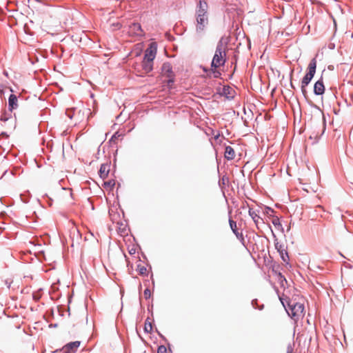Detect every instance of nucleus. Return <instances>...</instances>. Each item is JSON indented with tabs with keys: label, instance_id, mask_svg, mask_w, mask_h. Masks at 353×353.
<instances>
[{
	"label": "nucleus",
	"instance_id": "nucleus-12",
	"mask_svg": "<svg viewBox=\"0 0 353 353\" xmlns=\"http://www.w3.org/2000/svg\"><path fill=\"white\" fill-rule=\"evenodd\" d=\"M79 345V341L70 343L63 347V352L65 353H74Z\"/></svg>",
	"mask_w": 353,
	"mask_h": 353
},
{
	"label": "nucleus",
	"instance_id": "nucleus-8",
	"mask_svg": "<svg viewBox=\"0 0 353 353\" xmlns=\"http://www.w3.org/2000/svg\"><path fill=\"white\" fill-rule=\"evenodd\" d=\"M157 50L152 47L148 48L144 54L143 60L148 61L149 63L153 64V60L155 58Z\"/></svg>",
	"mask_w": 353,
	"mask_h": 353
},
{
	"label": "nucleus",
	"instance_id": "nucleus-15",
	"mask_svg": "<svg viewBox=\"0 0 353 353\" xmlns=\"http://www.w3.org/2000/svg\"><path fill=\"white\" fill-rule=\"evenodd\" d=\"M130 32L132 33V34H134L137 36H141L142 35V30H141V25L139 23H132L130 26Z\"/></svg>",
	"mask_w": 353,
	"mask_h": 353
},
{
	"label": "nucleus",
	"instance_id": "nucleus-10",
	"mask_svg": "<svg viewBox=\"0 0 353 353\" xmlns=\"http://www.w3.org/2000/svg\"><path fill=\"white\" fill-rule=\"evenodd\" d=\"M229 223L231 230L233 233L236 235V238L239 239L241 242L244 241V236L242 232H239L237 230L236 222L233 221L232 219H229Z\"/></svg>",
	"mask_w": 353,
	"mask_h": 353
},
{
	"label": "nucleus",
	"instance_id": "nucleus-22",
	"mask_svg": "<svg viewBox=\"0 0 353 353\" xmlns=\"http://www.w3.org/2000/svg\"><path fill=\"white\" fill-rule=\"evenodd\" d=\"M143 295H144V297H145V299H148L150 298V296H151V292H150V290L148 288H146L144 290Z\"/></svg>",
	"mask_w": 353,
	"mask_h": 353
},
{
	"label": "nucleus",
	"instance_id": "nucleus-7",
	"mask_svg": "<svg viewBox=\"0 0 353 353\" xmlns=\"http://www.w3.org/2000/svg\"><path fill=\"white\" fill-rule=\"evenodd\" d=\"M275 248L279 252L282 260L284 262H288V261L289 259V256H288V252H287L285 245L282 243L276 242V243H275Z\"/></svg>",
	"mask_w": 353,
	"mask_h": 353
},
{
	"label": "nucleus",
	"instance_id": "nucleus-21",
	"mask_svg": "<svg viewBox=\"0 0 353 353\" xmlns=\"http://www.w3.org/2000/svg\"><path fill=\"white\" fill-rule=\"evenodd\" d=\"M157 353H167V348L164 345H160L157 349Z\"/></svg>",
	"mask_w": 353,
	"mask_h": 353
},
{
	"label": "nucleus",
	"instance_id": "nucleus-9",
	"mask_svg": "<svg viewBox=\"0 0 353 353\" xmlns=\"http://www.w3.org/2000/svg\"><path fill=\"white\" fill-rule=\"evenodd\" d=\"M249 215L252 219L253 221L254 222L256 228L259 229V226L264 223V221L262 218H261L258 214L253 210L252 209H249Z\"/></svg>",
	"mask_w": 353,
	"mask_h": 353
},
{
	"label": "nucleus",
	"instance_id": "nucleus-14",
	"mask_svg": "<svg viewBox=\"0 0 353 353\" xmlns=\"http://www.w3.org/2000/svg\"><path fill=\"white\" fill-rule=\"evenodd\" d=\"M109 171L110 166L108 164H101L99 172L100 177L103 179H105L109 174Z\"/></svg>",
	"mask_w": 353,
	"mask_h": 353
},
{
	"label": "nucleus",
	"instance_id": "nucleus-26",
	"mask_svg": "<svg viewBox=\"0 0 353 353\" xmlns=\"http://www.w3.org/2000/svg\"><path fill=\"white\" fill-rule=\"evenodd\" d=\"M115 27H117V29H119V28L121 27V24H120V23H117L115 25Z\"/></svg>",
	"mask_w": 353,
	"mask_h": 353
},
{
	"label": "nucleus",
	"instance_id": "nucleus-13",
	"mask_svg": "<svg viewBox=\"0 0 353 353\" xmlns=\"http://www.w3.org/2000/svg\"><path fill=\"white\" fill-rule=\"evenodd\" d=\"M224 157L228 160H233L236 157V152L231 146L228 145L225 148Z\"/></svg>",
	"mask_w": 353,
	"mask_h": 353
},
{
	"label": "nucleus",
	"instance_id": "nucleus-18",
	"mask_svg": "<svg viewBox=\"0 0 353 353\" xmlns=\"http://www.w3.org/2000/svg\"><path fill=\"white\" fill-rule=\"evenodd\" d=\"M144 331L147 333H150L152 331V325L148 319H146L144 325Z\"/></svg>",
	"mask_w": 353,
	"mask_h": 353
},
{
	"label": "nucleus",
	"instance_id": "nucleus-6",
	"mask_svg": "<svg viewBox=\"0 0 353 353\" xmlns=\"http://www.w3.org/2000/svg\"><path fill=\"white\" fill-rule=\"evenodd\" d=\"M162 75L167 77L168 83L174 82V72L170 63H164L161 68Z\"/></svg>",
	"mask_w": 353,
	"mask_h": 353
},
{
	"label": "nucleus",
	"instance_id": "nucleus-27",
	"mask_svg": "<svg viewBox=\"0 0 353 353\" xmlns=\"http://www.w3.org/2000/svg\"><path fill=\"white\" fill-rule=\"evenodd\" d=\"M291 86H292V88H294L292 83H291Z\"/></svg>",
	"mask_w": 353,
	"mask_h": 353
},
{
	"label": "nucleus",
	"instance_id": "nucleus-17",
	"mask_svg": "<svg viewBox=\"0 0 353 353\" xmlns=\"http://www.w3.org/2000/svg\"><path fill=\"white\" fill-rule=\"evenodd\" d=\"M136 270L140 275H146L147 274V272H148L147 268L144 265H143L141 263H139L137 265Z\"/></svg>",
	"mask_w": 353,
	"mask_h": 353
},
{
	"label": "nucleus",
	"instance_id": "nucleus-23",
	"mask_svg": "<svg viewBox=\"0 0 353 353\" xmlns=\"http://www.w3.org/2000/svg\"><path fill=\"white\" fill-rule=\"evenodd\" d=\"M293 348L291 345H288L287 348V353H292Z\"/></svg>",
	"mask_w": 353,
	"mask_h": 353
},
{
	"label": "nucleus",
	"instance_id": "nucleus-24",
	"mask_svg": "<svg viewBox=\"0 0 353 353\" xmlns=\"http://www.w3.org/2000/svg\"><path fill=\"white\" fill-rule=\"evenodd\" d=\"M117 133L114 134L112 137V138H111L110 141H114V139H117Z\"/></svg>",
	"mask_w": 353,
	"mask_h": 353
},
{
	"label": "nucleus",
	"instance_id": "nucleus-25",
	"mask_svg": "<svg viewBox=\"0 0 353 353\" xmlns=\"http://www.w3.org/2000/svg\"><path fill=\"white\" fill-rule=\"evenodd\" d=\"M129 252H130V254H134V253H135V250H134V249H132V250H130L129 251Z\"/></svg>",
	"mask_w": 353,
	"mask_h": 353
},
{
	"label": "nucleus",
	"instance_id": "nucleus-5",
	"mask_svg": "<svg viewBox=\"0 0 353 353\" xmlns=\"http://www.w3.org/2000/svg\"><path fill=\"white\" fill-rule=\"evenodd\" d=\"M153 64L148 62V61H143L139 63H136L134 65V72L137 76L143 77L152 71Z\"/></svg>",
	"mask_w": 353,
	"mask_h": 353
},
{
	"label": "nucleus",
	"instance_id": "nucleus-3",
	"mask_svg": "<svg viewBox=\"0 0 353 353\" xmlns=\"http://www.w3.org/2000/svg\"><path fill=\"white\" fill-rule=\"evenodd\" d=\"M316 64L317 61L316 58H313L307 67L308 72L307 74L304 76L301 81V92L304 97H306L307 95V90H306V86L310 83L312 78L314 77L315 72H316Z\"/></svg>",
	"mask_w": 353,
	"mask_h": 353
},
{
	"label": "nucleus",
	"instance_id": "nucleus-4",
	"mask_svg": "<svg viewBox=\"0 0 353 353\" xmlns=\"http://www.w3.org/2000/svg\"><path fill=\"white\" fill-rule=\"evenodd\" d=\"M285 310L289 316L295 321L304 315V305L301 303L290 301L288 303V308L285 307Z\"/></svg>",
	"mask_w": 353,
	"mask_h": 353
},
{
	"label": "nucleus",
	"instance_id": "nucleus-2",
	"mask_svg": "<svg viewBox=\"0 0 353 353\" xmlns=\"http://www.w3.org/2000/svg\"><path fill=\"white\" fill-rule=\"evenodd\" d=\"M208 5L205 0H199L196 10L195 30L199 34H203L209 23Z\"/></svg>",
	"mask_w": 353,
	"mask_h": 353
},
{
	"label": "nucleus",
	"instance_id": "nucleus-16",
	"mask_svg": "<svg viewBox=\"0 0 353 353\" xmlns=\"http://www.w3.org/2000/svg\"><path fill=\"white\" fill-rule=\"evenodd\" d=\"M17 97L14 94H10L8 99L9 110H12L17 108Z\"/></svg>",
	"mask_w": 353,
	"mask_h": 353
},
{
	"label": "nucleus",
	"instance_id": "nucleus-19",
	"mask_svg": "<svg viewBox=\"0 0 353 353\" xmlns=\"http://www.w3.org/2000/svg\"><path fill=\"white\" fill-rule=\"evenodd\" d=\"M272 223L278 229L282 227L280 220L277 216H272Z\"/></svg>",
	"mask_w": 353,
	"mask_h": 353
},
{
	"label": "nucleus",
	"instance_id": "nucleus-1",
	"mask_svg": "<svg viewBox=\"0 0 353 353\" xmlns=\"http://www.w3.org/2000/svg\"><path fill=\"white\" fill-rule=\"evenodd\" d=\"M226 45L219 41L216 46L215 53L212 61L211 68L208 70L204 68V71L206 72L208 77L210 78H219L221 76V72L217 70V68L225 64L226 61Z\"/></svg>",
	"mask_w": 353,
	"mask_h": 353
},
{
	"label": "nucleus",
	"instance_id": "nucleus-20",
	"mask_svg": "<svg viewBox=\"0 0 353 353\" xmlns=\"http://www.w3.org/2000/svg\"><path fill=\"white\" fill-rule=\"evenodd\" d=\"M114 185H115L114 181V180H110L108 181H105L103 183V187L105 188H110V190H112L114 188Z\"/></svg>",
	"mask_w": 353,
	"mask_h": 353
},
{
	"label": "nucleus",
	"instance_id": "nucleus-11",
	"mask_svg": "<svg viewBox=\"0 0 353 353\" xmlns=\"http://www.w3.org/2000/svg\"><path fill=\"white\" fill-rule=\"evenodd\" d=\"M325 92V85L323 81V79L321 78L319 81H317L314 86V92L316 95H321Z\"/></svg>",
	"mask_w": 353,
	"mask_h": 353
}]
</instances>
